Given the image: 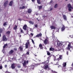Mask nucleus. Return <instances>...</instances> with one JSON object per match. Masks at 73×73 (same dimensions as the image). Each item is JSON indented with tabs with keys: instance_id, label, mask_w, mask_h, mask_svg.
Listing matches in <instances>:
<instances>
[{
	"instance_id": "48",
	"label": "nucleus",
	"mask_w": 73,
	"mask_h": 73,
	"mask_svg": "<svg viewBox=\"0 0 73 73\" xmlns=\"http://www.w3.org/2000/svg\"><path fill=\"white\" fill-rule=\"evenodd\" d=\"M3 68V67L1 66H0V69H1Z\"/></svg>"
},
{
	"instance_id": "35",
	"label": "nucleus",
	"mask_w": 73,
	"mask_h": 73,
	"mask_svg": "<svg viewBox=\"0 0 73 73\" xmlns=\"http://www.w3.org/2000/svg\"><path fill=\"white\" fill-rule=\"evenodd\" d=\"M60 43L59 42H57V45L58 46H60Z\"/></svg>"
},
{
	"instance_id": "26",
	"label": "nucleus",
	"mask_w": 73,
	"mask_h": 73,
	"mask_svg": "<svg viewBox=\"0 0 73 73\" xmlns=\"http://www.w3.org/2000/svg\"><path fill=\"white\" fill-rule=\"evenodd\" d=\"M48 68V65H46V66L44 67V68L45 69H47Z\"/></svg>"
},
{
	"instance_id": "8",
	"label": "nucleus",
	"mask_w": 73,
	"mask_h": 73,
	"mask_svg": "<svg viewBox=\"0 0 73 73\" xmlns=\"http://www.w3.org/2000/svg\"><path fill=\"white\" fill-rule=\"evenodd\" d=\"M15 64H12L11 65V68L12 69H13L15 68Z\"/></svg>"
},
{
	"instance_id": "11",
	"label": "nucleus",
	"mask_w": 73,
	"mask_h": 73,
	"mask_svg": "<svg viewBox=\"0 0 73 73\" xmlns=\"http://www.w3.org/2000/svg\"><path fill=\"white\" fill-rule=\"evenodd\" d=\"M48 63L49 60H47L46 61L43 62V64H44L45 65H47V64H48Z\"/></svg>"
},
{
	"instance_id": "41",
	"label": "nucleus",
	"mask_w": 73,
	"mask_h": 73,
	"mask_svg": "<svg viewBox=\"0 0 73 73\" xmlns=\"http://www.w3.org/2000/svg\"><path fill=\"white\" fill-rule=\"evenodd\" d=\"M52 73H56V72L53 71V70H52Z\"/></svg>"
},
{
	"instance_id": "14",
	"label": "nucleus",
	"mask_w": 73,
	"mask_h": 73,
	"mask_svg": "<svg viewBox=\"0 0 73 73\" xmlns=\"http://www.w3.org/2000/svg\"><path fill=\"white\" fill-rule=\"evenodd\" d=\"M41 36H42V34H41V33H40L37 35L36 36V37H38Z\"/></svg>"
},
{
	"instance_id": "18",
	"label": "nucleus",
	"mask_w": 73,
	"mask_h": 73,
	"mask_svg": "<svg viewBox=\"0 0 73 73\" xmlns=\"http://www.w3.org/2000/svg\"><path fill=\"white\" fill-rule=\"evenodd\" d=\"M10 33H11V32H10V31H9L6 32V34L7 35H9V34H10Z\"/></svg>"
},
{
	"instance_id": "12",
	"label": "nucleus",
	"mask_w": 73,
	"mask_h": 73,
	"mask_svg": "<svg viewBox=\"0 0 73 73\" xmlns=\"http://www.w3.org/2000/svg\"><path fill=\"white\" fill-rule=\"evenodd\" d=\"M27 12L28 13H31L32 12V10L30 9H29L28 10Z\"/></svg>"
},
{
	"instance_id": "55",
	"label": "nucleus",
	"mask_w": 73,
	"mask_h": 73,
	"mask_svg": "<svg viewBox=\"0 0 73 73\" xmlns=\"http://www.w3.org/2000/svg\"><path fill=\"white\" fill-rule=\"evenodd\" d=\"M10 27H11V26H10L9 27L8 29H9V28H10Z\"/></svg>"
},
{
	"instance_id": "16",
	"label": "nucleus",
	"mask_w": 73,
	"mask_h": 73,
	"mask_svg": "<svg viewBox=\"0 0 73 73\" xmlns=\"http://www.w3.org/2000/svg\"><path fill=\"white\" fill-rule=\"evenodd\" d=\"M39 46L40 48V49H41L43 48L42 47V45L41 44H40L39 45Z\"/></svg>"
},
{
	"instance_id": "1",
	"label": "nucleus",
	"mask_w": 73,
	"mask_h": 73,
	"mask_svg": "<svg viewBox=\"0 0 73 73\" xmlns=\"http://www.w3.org/2000/svg\"><path fill=\"white\" fill-rule=\"evenodd\" d=\"M29 62V61H28V60H27L26 61V60H24L23 63H22L24 67H25V68H26V67H27L26 64H28Z\"/></svg>"
},
{
	"instance_id": "52",
	"label": "nucleus",
	"mask_w": 73,
	"mask_h": 73,
	"mask_svg": "<svg viewBox=\"0 0 73 73\" xmlns=\"http://www.w3.org/2000/svg\"><path fill=\"white\" fill-rule=\"evenodd\" d=\"M7 65H5V68H6V67H7Z\"/></svg>"
},
{
	"instance_id": "58",
	"label": "nucleus",
	"mask_w": 73,
	"mask_h": 73,
	"mask_svg": "<svg viewBox=\"0 0 73 73\" xmlns=\"http://www.w3.org/2000/svg\"><path fill=\"white\" fill-rule=\"evenodd\" d=\"M63 69H63V70H64V71H66V70H64Z\"/></svg>"
},
{
	"instance_id": "27",
	"label": "nucleus",
	"mask_w": 73,
	"mask_h": 73,
	"mask_svg": "<svg viewBox=\"0 0 73 73\" xmlns=\"http://www.w3.org/2000/svg\"><path fill=\"white\" fill-rule=\"evenodd\" d=\"M37 3L38 4H41V1L40 0H37Z\"/></svg>"
},
{
	"instance_id": "24",
	"label": "nucleus",
	"mask_w": 73,
	"mask_h": 73,
	"mask_svg": "<svg viewBox=\"0 0 73 73\" xmlns=\"http://www.w3.org/2000/svg\"><path fill=\"white\" fill-rule=\"evenodd\" d=\"M71 46V43H69L68 44V47H70V48H72V46Z\"/></svg>"
},
{
	"instance_id": "20",
	"label": "nucleus",
	"mask_w": 73,
	"mask_h": 73,
	"mask_svg": "<svg viewBox=\"0 0 73 73\" xmlns=\"http://www.w3.org/2000/svg\"><path fill=\"white\" fill-rule=\"evenodd\" d=\"M67 7L68 8H70V7H71V5L70 4H68L67 5Z\"/></svg>"
},
{
	"instance_id": "5",
	"label": "nucleus",
	"mask_w": 73,
	"mask_h": 73,
	"mask_svg": "<svg viewBox=\"0 0 73 73\" xmlns=\"http://www.w3.org/2000/svg\"><path fill=\"white\" fill-rule=\"evenodd\" d=\"M3 41H7L8 40L7 38L6 37V36L5 35H3Z\"/></svg>"
},
{
	"instance_id": "2",
	"label": "nucleus",
	"mask_w": 73,
	"mask_h": 73,
	"mask_svg": "<svg viewBox=\"0 0 73 73\" xmlns=\"http://www.w3.org/2000/svg\"><path fill=\"white\" fill-rule=\"evenodd\" d=\"M23 29H24L25 31H27V32H28L29 31H28V27L27 25H24L23 27Z\"/></svg>"
},
{
	"instance_id": "29",
	"label": "nucleus",
	"mask_w": 73,
	"mask_h": 73,
	"mask_svg": "<svg viewBox=\"0 0 73 73\" xmlns=\"http://www.w3.org/2000/svg\"><path fill=\"white\" fill-rule=\"evenodd\" d=\"M17 67L18 68H21V65L20 64H18L17 65Z\"/></svg>"
},
{
	"instance_id": "37",
	"label": "nucleus",
	"mask_w": 73,
	"mask_h": 73,
	"mask_svg": "<svg viewBox=\"0 0 73 73\" xmlns=\"http://www.w3.org/2000/svg\"><path fill=\"white\" fill-rule=\"evenodd\" d=\"M68 10L70 12H71L72 11V9H71V8H68Z\"/></svg>"
},
{
	"instance_id": "31",
	"label": "nucleus",
	"mask_w": 73,
	"mask_h": 73,
	"mask_svg": "<svg viewBox=\"0 0 73 73\" xmlns=\"http://www.w3.org/2000/svg\"><path fill=\"white\" fill-rule=\"evenodd\" d=\"M25 8V6H23L22 7H20L19 8V9H24Z\"/></svg>"
},
{
	"instance_id": "45",
	"label": "nucleus",
	"mask_w": 73,
	"mask_h": 73,
	"mask_svg": "<svg viewBox=\"0 0 73 73\" xmlns=\"http://www.w3.org/2000/svg\"><path fill=\"white\" fill-rule=\"evenodd\" d=\"M28 55L29 54V52H27L26 53Z\"/></svg>"
},
{
	"instance_id": "54",
	"label": "nucleus",
	"mask_w": 73,
	"mask_h": 73,
	"mask_svg": "<svg viewBox=\"0 0 73 73\" xmlns=\"http://www.w3.org/2000/svg\"><path fill=\"white\" fill-rule=\"evenodd\" d=\"M32 2H34V1H35V0H31Z\"/></svg>"
},
{
	"instance_id": "9",
	"label": "nucleus",
	"mask_w": 73,
	"mask_h": 73,
	"mask_svg": "<svg viewBox=\"0 0 73 73\" xmlns=\"http://www.w3.org/2000/svg\"><path fill=\"white\" fill-rule=\"evenodd\" d=\"M65 29V27L64 25H63V27L61 28V30L62 32H63Z\"/></svg>"
},
{
	"instance_id": "60",
	"label": "nucleus",
	"mask_w": 73,
	"mask_h": 73,
	"mask_svg": "<svg viewBox=\"0 0 73 73\" xmlns=\"http://www.w3.org/2000/svg\"><path fill=\"white\" fill-rule=\"evenodd\" d=\"M66 1H68V0H65Z\"/></svg>"
},
{
	"instance_id": "56",
	"label": "nucleus",
	"mask_w": 73,
	"mask_h": 73,
	"mask_svg": "<svg viewBox=\"0 0 73 73\" xmlns=\"http://www.w3.org/2000/svg\"><path fill=\"white\" fill-rule=\"evenodd\" d=\"M33 70L34 69V67H33V68H32Z\"/></svg>"
},
{
	"instance_id": "6",
	"label": "nucleus",
	"mask_w": 73,
	"mask_h": 73,
	"mask_svg": "<svg viewBox=\"0 0 73 73\" xmlns=\"http://www.w3.org/2000/svg\"><path fill=\"white\" fill-rule=\"evenodd\" d=\"M8 1H5L4 4V7H7V5L8 4Z\"/></svg>"
},
{
	"instance_id": "4",
	"label": "nucleus",
	"mask_w": 73,
	"mask_h": 73,
	"mask_svg": "<svg viewBox=\"0 0 73 73\" xmlns=\"http://www.w3.org/2000/svg\"><path fill=\"white\" fill-rule=\"evenodd\" d=\"M29 40L27 41V42L26 43L25 46V48L26 49H28L29 46Z\"/></svg>"
},
{
	"instance_id": "43",
	"label": "nucleus",
	"mask_w": 73,
	"mask_h": 73,
	"mask_svg": "<svg viewBox=\"0 0 73 73\" xmlns=\"http://www.w3.org/2000/svg\"><path fill=\"white\" fill-rule=\"evenodd\" d=\"M3 32V29H0V33H1Z\"/></svg>"
},
{
	"instance_id": "10",
	"label": "nucleus",
	"mask_w": 73,
	"mask_h": 73,
	"mask_svg": "<svg viewBox=\"0 0 73 73\" xmlns=\"http://www.w3.org/2000/svg\"><path fill=\"white\" fill-rule=\"evenodd\" d=\"M62 15L64 20L66 21L67 20V18L66 17V16L65 15H63V14H62Z\"/></svg>"
},
{
	"instance_id": "47",
	"label": "nucleus",
	"mask_w": 73,
	"mask_h": 73,
	"mask_svg": "<svg viewBox=\"0 0 73 73\" xmlns=\"http://www.w3.org/2000/svg\"><path fill=\"white\" fill-rule=\"evenodd\" d=\"M30 34L32 36H33V33H31Z\"/></svg>"
},
{
	"instance_id": "39",
	"label": "nucleus",
	"mask_w": 73,
	"mask_h": 73,
	"mask_svg": "<svg viewBox=\"0 0 73 73\" xmlns=\"http://www.w3.org/2000/svg\"><path fill=\"white\" fill-rule=\"evenodd\" d=\"M31 40L33 44H35V42H34V40H33L32 39H31Z\"/></svg>"
},
{
	"instance_id": "25",
	"label": "nucleus",
	"mask_w": 73,
	"mask_h": 73,
	"mask_svg": "<svg viewBox=\"0 0 73 73\" xmlns=\"http://www.w3.org/2000/svg\"><path fill=\"white\" fill-rule=\"evenodd\" d=\"M66 62H64L63 64V67H65L66 66Z\"/></svg>"
},
{
	"instance_id": "59",
	"label": "nucleus",
	"mask_w": 73,
	"mask_h": 73,
	"mask_svg": "<svg viewBox=\"0 0 73 73\" xmlns=\"http://www.w3.org/2000/svg\"><path fill=\"white\" fill-rule=\"evenodd\" d=\"M10 73V72H7V73Z\"/></svg>"
},
{
	"instance_id": "23",
	"label": "nucleus",
	"mask_w": 73,
	"mask_h": 73,
	"mask_svg": "<svg viewBox=\"0 0 73 73\" xmlns=\"http://www.w3.org/2000/svg\"><path fill=\"white\" fill-rule=\"evenodd\" d=\"M29 23L30 24H32V25H33V24H34V23L33 22V21H31L29 22Z\"/></svg>"
},
{
	"instance_id": "19",
	"label": "nucleus",
	"mask_w": 73,
	"mask_h": 73,
	"mask_svg": "<svg viewBox=\"0 0 73 73\" xmlns=\"http://www.w3.org/2000/svg\"><path fill=\"white\" fill-rule=\"evenodd\" d=\"M17 26L16 25H15V27L13 28V29L14 30H16L17 29Z\"/></svg>"
},
{
	"instance_id": "17",
	"label": "nucleus",
	"mask_w": 73,
	"mask_h": 73,
	"mask_svg": "<svg viewBox=\"0 0 73 73\" xmlns=\"http://www.w3.org/2000/svg\"><path fill=\"white\" fill-rule=\"evenodd\" d=\"M49 50L50 51H53V50H54V48L52 47H50L49 49Z\"/></svg>"
},
{
	"instance_id": "46",
	"label": "nucleus",
	"mask_w": 73,
	"mask_h": 73,
	"mask_svg": "<svg viewBox=\"0 0 73 73\" xmlns=\"http://www.w3.org/2000/svg\"><path fill=\"white\" fill-rule=\"evenodd\" d=\"M60 60H61V59H60L59 58H58L57 59V60H58V61H60Z\"/></svg>"
},
{
	"instance_id": "32",
	"label": "nucleus",
	"mask_w": 73,
	"mask_h": 73,
	"mask_svg": "<svg viewBox=\"0 0 73 73\" xmlns=\"http://www.w3.org/2000/svg\"><path fill=\"white\" fill-rule=\"evenodd\" d=\"M20 29L21 30V32L20 33H24V32L23 31V30L21 29V28H20Z\"/></svg>"
},
{
	"instance_id": "33",
	"label": "nucleus",
	"mask_w": 73,
	"mask_h": 73,
	"mask_svg": "<svg viewBox=\"0 0 73 73\" xmlns=\"http://www.w3.org/2000/svg\"><path fill=\"white\" fill-rule=\"evenodd\" d=\"M47 54L48 56H50V53L49 51H47Z\"/></svg>"
},
{
	"instance_id": "28",
	"label": "nucleus",
	"mask_w": 73,
	"mask_h": 73,
	"mask_svg": "<svg viewBox=\"0 0 73 73\" xmlns=\"http://www.w3.org/2000/svg\"><path fill=\"white\" fill-rule=\"evenodd\" d=\"M8 23L7 22H6L4 23L3 24V26H5L7 25V23Z\"/></svg>"
},
{
	"instance_id": "13",
	"label": "nucleus",
	"mask_w": 73,
	"mask_h": 73,
	"mask_svg": "<svg viewBox=\"0 0 73 73\" xmlns=\"http://www.w3.org/2000/svg\"><path fill=\"white\" fill-rule=\"evenodd\" d=\"M50 28L51 29H56V27L54 26H50Z\"/></svg>"
},
{
	"instance_id": "42",
	"label": "nucleus",
	"mask_w": 73,
	"mask_h": 73,
	"mask_svg": "<svg viewBox=\"0 0 73 73\" xmlns=\"http://www.w3.org/2000/svg\"><path fill=\"white\" fill-rule=\"evenodd\" d=\"M37 27H38V25H37L36 24L35 25V28H37Z\"/></svg>"
},
{
	"instance_id": "44",
	"label": "nucleus",
	"mask_w": 73,
	"mask_h": 73,
	"mask_svg": "<svg viewBox=\"0 0 73 73\" xmlns=\"http://www.w3.org/2000/svg\"><path fill=\"white\" fill-rule=\"evenodd\" d=\"M52 10H53V8H50V11H52Z\"/></svg>"
},
{
	"instance_id": "30",
	"label": "nucleus",
	"mask_w": 73,
	"mask_h": 73,
	"mask_svg": "<svg viewBox=\"0 0 73 73\" xmlns=\"http://www.w3.org/2000/svg\"><path fill=\"white\" fill-rule=\"evenodd\" d=\"M8 46V44H5L3 47V48H5V47H6V46Z\"/></svg>"
},
{
	"instance_id": "38",
	"label": "nucleus",
	"mask_w": 73,
	"mask_h": 73,
	"mask_svg": "<svg viewBox=\"0 0 73 73\" xmlns=\"http://www.w3.org/2000/svg\"><path fill=\"white\" fill-rule=\"evenodd\" d=\"M59 58L61 60L62 59V55H60Z\"/></svg>"
},
{
	"instance_id": "36",
	"label": "nucleus",
	"mask_w": 73,
	"mask_h": 73,
	"mask_svg": "<svg viewBox=\"0 0 73 73\" xmlns=\"http://www.w3.org/2000/svg\"><path fill=\"white\" fill-rule=\"evenodd\" d=\"M54 7L55 8H57V4H56L54 6Z\"/></svg>"
},
{
	"instance_id": "63",
	"label": "nucleus",
	"mask_w": 73,
	"mask_h": 73,
	"mask_svg": "<svg viewBox=\"0 0 73 73\" xmlns=\"http://www.w3.org/2000/svg\"><path fill=\"white\" fill-rule=\"evenodd\" d=\"M0 36H1V35H0Z\"/></svg>"
},
{
	"instance_id": "40",
	"label": "nucleus",
	"mask_w": 73,
	"mask_h": 73,
	"mask_svg": "<svg viewBox=\"0 0 73 73\" xmlns=\"http://www.w3.org/2000/svg\"><path fill=\"white\" fill-rule=\"evenodd\" d=\"M14 50H15V51H16V50H17V48H14Z\"/></svg>"
},
{
	"instance_id": "51",
	"label": "nucleus",
	"mask_w": 73,
	"mask_h": 73,
	"mask_svg": "<svg viewBox=\"0 0 73 73\" xmlns=\"http://www.w3.org/2000/svg\"><path fill=\"white\" fill-rule=\"evenodd\" d=\"M68 53H68V51H67V52H66V54H67V55H68Z\"/></svg>"
},
{
	"instance_id": "53",
	"label": "nucleus",
	"mask_w": 73,
	"mask_h": 73,
	"mask_svg": "<svg viewBox=\"0 0 73 73\" xmlns=\"http://www.w3.org/2000/svg\"><path fill=\"white\" fill-rule=\"evenodd\" d=\"M70 8H71V9H73V7H72V6H71Z\"/></svg>"
},
{
	"instance_id": "15",
	"label": "nucleus",
	"mask_w": 73,
	"mask_h": 73,
	"mask_svg": "<svg viewBox=\"0 0 73 73\" xmlns=\"http://www.w3.org/2000/svg\"><path fill=\"white\" fill-rule=\"evenodd\" d=\"M38 8L39 9H41L42 8V6L40 5L38 6Z\"/></svg>"
},
{
	"instance_id": "50",
	"label": "nucleus",
	"mask_w": 73,
	"mask_h": 73,
	"mask_svg": "<svg viewBox=\"0 0 73 73\" xmlns=\"http://www.w3.org/2000/svg\"><path fill=\"white\" fill-rule=\"evenodd\" d=\"M58 50H57V49H55L54 50V51H58Z\"/></svg>"
},
{
	"instance_id": "3",
	"label": "nucleus",
	"mask_w": 73,
	"mask_h": 73,
	"mask_svg": "<svg viewBox=\"0 0 73 73\" xmlns=\"http://www.w3.org/2000/svg\"><path fill=\"white\" fill-rule=\"evenodd\" d=\"M43 42L45 45L48 44L49 43V40L47 39H45Z\"/></svg>"
},
{
	"instance_id": "7",
	"label": "nucleus",
	"mask_w": 73,
	"mask_h": 73,
	"mask_svg": "<svg viewBox=\"0 0 73 73\" xmlns=\"http://www.w3.org/2000/svg\"><path fill=\"white\" fill-rule=\"evenodd\" d=\"M13 4V0L11 1L9 4V6H12V4Z\"/></svg>"
},
{
	"instance_id": "21",
	"label": "nucleus",
	"mask_w": 73,
	"mask_h": 73,
	"mask_svg": "<svg viewBox=\"0 0 73 73\" xmlns=\"http://www.w3.org/2000/svg\"><path fill=\"white\" fill-rule=\"evenodd\" d=\"M19 48V49H20V50L21 51H23V48H22V47H21V46H20Z\"/></svg>"
},
{
	"instance_id": "34",
	"label": "nucleus",
	"mask_w": 73,
	"mask_h": 73,
	"mask_svg": "<svg viewBox=\"0 0 73 73\" xmlns=\"http://www.w3.org/2000/svg\"><path fill=\"white\" fill-rule=\"evenodd\" d=\"M70 47H67V49L68 50H70Z\"/></svg>"
},
{
	"instance_id": "62",
	"label": "nucleus",
	"mask_w": 73,
	"mask_h": 73,
	"mask_svg": "<svg viewBox=\"0 0 73 73\" xmlns=\"http://www.w3.org/2000/svg\"><path fill=\"white\" fill-rule=\"evenodd\" d=\"M20 37H21V35H20Z\"/></svg>"
},
{
	"instance_id": "57",
	"label": "nucleus",
	"mask_w": 73,
	"mask_h": 73,
	"mask_svg": "<svg viewBox=\"0 0 73 73\" xmlns=\"http://www.w3.org/2000/svg\"><path fill=\"white\" fill-rule=\"evenodd\" d=\"M71 17H72L73 18V16H72Z\"/></svg>"
},
{
	"instance_id": "61",
	"label": "nucleus",
	"mask_w": 73,
	"mask_h": 73,
	"mask_svg": "<svg viewBox=\"0 0 73 73\" xmlns=\"http://www.w3.org/2000/svg\"><path fill=\"white\" fill-rule=\"evenodd\" d=\"M19 34H20V33H18Z\"/></svg>"
},
{
	"instance_id": "49",
	"label": "nucleus",
	"mask_w": 73,
	"mask_h": 73,
	"mask_svg": "<svg viewBox=\"0 0 73 73\" xmlns=\"http://www.w3.org/2000/svg\"><path fill=\"white\" fill-rule=\"evenodd\" d=\"M18 20H19V21H21V18H19V19H18Z\"/></svg>"
},
{
	"instance_id": "22",
	"label": "nucleus",
	"mask_w": 73,
	"mask_h": 73,
	"mask_svg": "<svg viewBox=\"0 0 73 73\" xmlns=\"http://www.w3.org/2000/svg\"><path fill=\"white\" fill-rule=\"evenodd\" d=\"M14 52V51L13 50H11L9 52V54H12Z\"/></svg>"
}]
</instances>
